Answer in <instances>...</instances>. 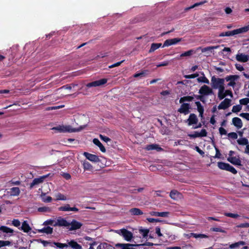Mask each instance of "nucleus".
I'll list each match as a JSON object with an SVG mask.
<instances>
[{"label": "nucleus", "mask_w": 249, "mask_h": 249, "mask_svg": "<svg viewBox=\"0 0 249 249\" xmlns=\"http://www.w3.org/2000/svg\"><path fill=\"white\" fill-rule=\"evenodd\" d=\"M53 244L57 247L60 249H64L65 248H67L68 247V245L67 244H63L58 242H54Z\"/></svg>", "instance_id": "2f4dec72"}, {"label": "nucleus", "mask_w": 249, "mask_h": 249, "mask_svg": "<svg viewBox=\"0 0 249 249\" xmlns=\"http://www.w3.org/2000/svg\"><path fill=\"white\" fill-rule=\"evenodd\" d=\"M232 122L234 125L238 127H241L242 122L241 120L238 118H234L232 120Z\"/></svg>", "instance_id": "393cba45"}, {"label": "nucleus", "mask_w": 249, "mask_h": 249, "mask_svg": "<svg viewBox=\"0 0 249 249\" xmlns=\"http://www.w3.org/2000/svg\"><path fill=\"white\" fill-rule=\"evenodd\" d=\"M87 86L88 87H91V86L97 87L96 82V81H94V82L89 83L88 84Z\"/></svg>", "instance_id": "774afa93"}, {"label": "nucleus", "mask_w": 249, "mask_h": 249, "mask_svg": "<svg viewBox=\"0 0 249 249\" xmlns=\"http://www.w3.org/2000/svg\"><path fill=\"white\" fill-rule=\"evenodd\" d=\"M180 194V193L176 190H172L170 193V197L172 199L175 200L179 196Z\"/></svg>", "instance_id": "aec40b11"}, {"label": "nucleus", "mask_w": 249, "mask_h": 249, "mask_svg": "<svg viewBox=\"0 0 249 249\" xmlns=\"http://www.w3.org/2000/svg\"><path fill=\"white\" fill-rule=\"evenodd\" d=\"M61 211H77L78 209L76 207H71L69 204L61 206L58 208Z\"/></svg>", "instance_id": "f8f14e48"}, {"label": "nucleus", "mask_w": 249, "mask_h": 249, "mask_svg": "<svg viewBox=\"0 0 249 249\" xmlns=\"http://www.w3.org/2000/svg\"><path fill=\"white\" fill-rule=\"evenodd\" d=\"M219 94H223L224 90V87L223 85H222L219 88Z\"/></svg>", "instance_id": "4d7b16f0"}, {"label": "nucleus", "mask_w": 249, "mask_h": 249, "mask_svg": "<svg viewBox=\"0 0 249 249\" xmlns=\"http://www.w3.org/2000/svg\"><path fill=\"white\" fill-rule=\"evenodd\" d=\"M217 47H218V46H212V47H208L204 48L201 50V52L202 53H205L207 51H211L213 49H216Z\"/></svg>", "instance_id": "4c0bfd02"}, {"label": "nucleus", "mask_w": 249, "mask_h": 249, "mask_svg": "<svg viewBox=\"0 0 249 249\" xmlns=\"http://www.w3.org/2000/svg\"><path fill=\"white\" fill-rule=\"evenodd\" d=\"M147 220L150 223H157L160 222V220L159 219L151 218H147Z\"/></svg>", "instance_id": "de8ad7c7"}, {"label": "nucleus", "mask_w": 249, "mask_h": 249, "mask_svg": "<svg viewBox=\"0 0 249 249\" xmlns=\"http://www.w3.org/2000/svg\"><path fill=\"white\" fill-rule=\"evenodd\" d=\"M193 99L194 97L192 96L183 97L180 98L179 100V103L181 104L185 101H191Z\"/></svg>", "instance_id": "bb28decb"}, {"label": "nucleus", "mask_w": 249, "mask_h": 249, "mask_svg": "<svg viewBox=\"0 0 249 249\" xmlns=\"http://www.w3.org/2000/svg\"><path fill=\"white\" fill-rule=\"evenodd\" d=\"M231 100L228 99H226L223 102H222L220 105L218 106L219 109H225L227 108L230 104Z\"/></svg>", "instance_id": "6ab92c4d"}, {"label": "nucleus", "mask_w": 249, "mask_h": 249, "mask_svg": "<svg viewBox=\"0 0 249 249\" xmlns=\"http://www.w3.org/2000/svg\"><path fill=\"white\" fill-rule=\"evenodd\" d=\"M156 232L159 236H162V234L160 232V230L159 228H157L156 229Z\"/></svg>", "instance_id": "680f3d73"}, {"label": "nucleus", "mask_w": 249, "mask_h": 249, "mask_svg": "<svg viewBox=\"0 0 249 249\" xmlns=\"http://www.w3.org/2000/svg\"><path fill=\"white\" fill-rule=\"evenodd\" d=\"M38 232L40 233H46L47 234H51L53 232V228L50 227H44L42 229L38 230Z\"/></svg>", "instance_id": "4be33fe9"}, {"label": "nucleus", "mask_w": 249, "mask_h": 249, "mask_svg": "<svg viewBox=\"0 0 249 249\" xmlns=\"http://www.w3.org/2000/svg\"><path fill=\"white\" fill-rule=\"evenodd\" d=\"M236 59L243 62H247L249 59V56L243 53L238 54L236 56Z\"/></svg>", "instance_id": "2eb2a0df"}, {"label": "nucleus", "mask_w": 249, "mask_h": 249, "mask_svg": "<svg viewBox=\"0 0 249 249\" xmlns=\"http://www.w3.org/2000/svg\"><path fill=\"white\" fill-rule=\"evenodd\" d=\"M198 82H203L206 83H209V80L205 77H200L197 79Z\"/></svg>", "instance_id": "a18cd8bd"}, {"label": "nucleus", "mask_w": 249, "mask_h": 249, "mask_svg": "<svg viewBox=\"0 0 249 249\" xmlns=\"http://www.w3.org/2000/svg\"><path fill=\"white\" fill-rule=\"evenodd\" d=\"M170 41L169 39H167L166 40L164 44H163V47H164V46H169V45H171V44H170Z\"/></svg>", "instance_id": "69168bd1"}, {"label": "nucleus", "mask_w": 249, "mask_h": 249, "mask_svg": "<svg viewBox=\"0 0 249 249\" xmlns=\"http://www.w3.org/2000/svg\"><path fill=\"white\" fill-rule=\"evenodd\" d=\"M249 30V25H248L247 26L234 30L231 32H227L225 34L222 33H221L219 35L220 36H234L235 35L242 34L243 33L247 32Z\"/></svg>", "instance_id": "f03ea898"}, {"label": "nucleus", "mask_w": 249, "mask_h": 249, "mask_svg": "<svg viewBox=\"0 0 249 249\" xmlns=\"http://www.w3.org/2000/svg\"><path fill=\"white\" fill-rule=\"evenodd\" d=\"M241 109V106L240 105L234 106L232 108V111L234 112H238Z\"/></svg>", "instance_id": "8fccbe9b"}, {"label": "nucleus", "mask_w": 249, "mask_h": 249, "mask_svg": "<svg viewBox=\"0 0 249 249\" xmlns=\"http://www.w3.org/2000/svg\"><path fill=\"white\" fill-rule=\"evenodd\" d=\"M131 214L133 215H141L143 214V212L139 209L133 208L130 210Z\"/></svg>", "instance_id": "412c9836"}, {"label": "nucleus", "mask_w": 249, "mask_h": 249, "mask_svg": "<svg viewBox=\"0 0 249 249\" xmlns=\"http://www.w3.org/2000/svg\"><path fill=\"white\" fill-rule=\"evenodd\" d=\"M61 175L66 179H69L71 178V175L66 173H61Z\"/></svg>", "instance_id": "3c124183"}, {"label": "nucleus", "mask_w": 249, "mask_h": 249, "mask_svg": "<svg viewBox=\"0 0 249 249\" xmlns=\"http://www.w3.org/2000/svg\"><path fill=\"white\" fill-rule=\"evenodd\" d=\"M107 79H106V78L102 79L101 80L96 81V86H97V87L102 86V85L105 84L107 82Z\"/></svg>", "instance_id": "7c9ffc66"}, {"label": "nucleus", "mask_w": 249, "mask_h": 249, "mask_svg": "<svg viewBox=\"0 0 249 249\" xmlns=\"http://www.w3.org/2000/svg\"><path fill=\"white\" fill-rule=\"evenodd\" d=\"M237 142H238L239 144L242 145H247L248 143V140L245 138H243L241 140H238L237 141Z\"/></svg>", "instance_id": "ea45409f"}, {"label": "nucleus", "mask_w": 249, "mask_h": 249, "mask_svg": "<svg viewBox=\"0 0 249 249\" xmlns=\"http://www.w3.org/2000/svg\"><path fill=\"white\" fill-rule=\"evenodd\" d=\"M60 133L73 132L76 131V129L72 128L70 125H59L52 128Z\"/></svg>", "instance_id": "7ed1b4c3"}, {"label": "nucleus", "mask_w": 249, "mask_h": 249, "mask_svg": "<svg viewBox=\"0 0 249 249\" xmlns=\"http://www.w3.org/2000/svg\"><path fill=\"white\" fill-rule=\"evenodd\" d=\"M93 142L96 145H97L100 149L101 151L104 153L106 152V149L103 144L100 142L97 139H94L93 140Z\"/></svg>", "instance_id": "a211bd4d"}, {"label": "nucleus", "mask_w": 249, "mask_h": 249, "mask_svg": "<svg viewBox=\"0 0 249 249\" xmlns=\"http://www.w3.org/2000/svg\"><path fill=\"white\" fill-rule=\"evenodd\" d=\"M171 45H173L174 44H176L177 43H178L181 41V38H174L169 39Z\"/></svg>", "instance_id": "49530a36"}, {"label": "nucleus", "mask_w": 249, "mask_h": 249, "mask_svg": "<svg viewBox=\"0 0 249 249\" xmlns=\"http://www.w3.org/2000/svg\"><path fill=\"white\" fill-rule=\"evenodd\" d=\"M84 155L87 159L91 161L94 162H99L100 161V158L95 155L91 154L87 152H85Z\"/></svg>", "instance_id": "423d86ee"}, {"label": "nucleus", "mask_w": 249, "mask_h": 249, "mask_svg": "<svg viewBox=\"0 0 249 249\" xmlns=\"http://www.w3.org/2000/svg\"><path fill=\"white\" fill-rule=\"evenodd\" d=\"M169 212H152L151 213V214L153 216H157L159 217H168L169 215Z\"/></svg>", "instance_id": "dca6fc26"}, {"label": "nucleus", "mask_w": 249, "mask_h": 249, "mask_svg": "<svg viewBox=\"0 0 249 249\" xmlns=\"http://www.w3.org/2000/svg\"><path fill=\"white\" fill-rule=\"evenodd\" d=\"M83 167L85 170H89L91 169L92 166L88 162L85 161L83 163Z\"/></svg>", "instance_id": "e433bc0d"}, {"label": "nucleus", "mask_w": 249, "mask_h": 249, "mask_svg": "<svg viewBox=\"0 0 249 249\" xmlns=\"http://www.w3.org/2000/svg\"><path fill=\"white\" fill-rule=\"evenodd\" d=\"M228 160L233 164L240 165V160L236 157H229Z\"/></svg>", "instance_id": "5701e85b"}, {"label": "nucleus", "mask_w": 249, "mask_h": 249, "mask_svg": "<svg viewBox=\"0 0 249 249\" xmlns=\"http://www.w3.org/2000/svg\"><path fill=\"white\" fill-rule=\"evenodd\" d=\"M228 136L233 139H236L237 138V135L234 132L229 133Z\"/></svg>", "instance_id": "6e6d98bb"}, {"label": "nucleus", "mask_w": 249, "mask_h": 249, "mask_svg": "<svg viewBox=\"0 0 249 249\" xmlns=\"http://www.w3.org/2000/svg\"><path fill=\"white\" fill-rule=\"evenodd\" d=\"M170 92L168 90H164L161 92L160 94L163 96H167L170 94Z\"/></svg>", "instance_id": "052dcab7"}, {"label": "nucleus", "mask_w": 249, "mask_h": 249, "mask_svg": "<svg viewBox=\"0 0 249 249\" xmlns=\"http://www.w3.org/2000/svg\"><path fill=\"white\" fill-rule=\"evenodd\" d=\"M12 225L16 227H18L20 225V222L18 219H14L12 221Z\"/></svg>", "instance_id": "37998d69"}, {"label": "nucleus", "mask_w": 249, "mask_h": 249, "mask_svg": "<svg viewBox=\"0 0 249 249\" xmlns=\"http://www.w3.org/2000/svg\"><path fill=\"white\" fill-rule=\"evenodd\" d=\"M140 231L141 232H143V237H145L147 236V233H148L149 232V230H141Z\"/></svg>", "instance_id": "e2e57ef3"}, {"label": "nucleus", "mask_w": 249, "mask_h": 249, "mask_svg": "<svg viewBox=\"0 0 249 249\" xmlns=\"http://www.w3.org/2000/svg\"><path fill=\"white\" fill-rule=\"evenodd\" d=\"M145 149L147 151L156 150L157 152L163 151V149L156 144H149L146 146Z\"/></svg>", "instance_id": "1a4fd4ad"}, {"label": "nucleus", "mask_w": 249, "mask_h": 249, "mask_svg": "<svg viewBox=\"0 0 249 249\" xmlns=\"http://www.w3.org/2000/svg\"><path fill=\"white\" fill-rule=\"evenodd\" d=\"M121 233L127 241H130L133 237L132 233L125 229L121 230Z\"/></svg>", "instance_id": "9d476101"}, {"label": "nucleus", "mask_w": 249, "mask_h": 249, "mask_svg": "<svg viewBox=\"0 0 249 249\" xmlns=\"http://www.w3.org/2000/svg\"><path fill=\"white\" fill-rule=\"evenodd\" d=\"M196 104L197 107L198 111H199L201 116H202L203 112V109L202 108V107L201 106V104L199 102H196Z\"/></svg>", "instance_id": "58836bf2"}, {"label": "nucleus", "mask_w": 249, "mask_h": 249, "mask_svg": "<svg viewBox=\"0 0 249 249\" xmlns=\"http://www.w3.org/2000/svg\"><path fill=\"white\" fill-rule=\"evenodd\" d=\"M100 137L101 138V139L102 140H103V141H104L106 142H107L108 141H110V139L109 138L104 137L102 135H100Z\"/></svg>", "instance_id": "5fc2aeb1"}, {"label": "nucleus", "mask_w": 249, "mask_h": 249, "mask_svg": "<svg viewBox=\"0 0 249 249\" xmlns=\"http://www.w3.org/2000/svg\"><path fill=\"white\" fill-rule=\"evenodd\" d=\"M117 246L120 247L122 249H131L130 247L135 246L133 244H118Z\"/></svg>", "instance_id": "c85d7f7f"}, {"label": "nucleus", "mask_w": 249, "mask_h": 249, "mask_svg": "<svg viewBox=\"0 0 249 249\" xmlns=\"http://www.w3.org/2000/svg\"><path fill=\"white\" fill-rule=\"evenodd\" d=\"M225 214L227 216L232 217L233 218H237L239 216L237 214H234L231 213H226Z\"/></svg>", "instance_id": "c03bdc74"}, {"label": "nucleus", "mask_w": 249, "mask_h": 249, "mask_svg": "<svg viewBox=\"0 0 249 249\" xmlns=\"http://www.w3.org/2000/svg\"><path fill=\"white\" fill-rule=\"evenodd\" d=\"M224 79H217L214 77H212V84L213 88H219L222 85L224 84Z\"/></svg>", "instance_id": "39448f33"}, {"label": "nucleus", "mask_w": 249, "mask_h": 249, "mask_svg": "<svg viewBox=\"0 0 249 249\" xmlns=\"http://www.w3.org/2000/svg\"><path fill=\"white\" fill-rule=\"evenodd\" d=\"M0 231L4 233L9 234L10 236L14 232V230L13 229L4 226H1L0 227Z\"/></svg>", "instance_id": "4468645a"}, {"label": "nucleus", "mask_w": 249, "mask_h": 249, "mask_svg": "<svg viewBox=\"0 0 249 249\" xmlns=\"http://www.w3.org/2000/svg\"><path fill=\"white\" fill-rule=\"evenodd\" d=\"M20 193V189L18 187H12L8 191V193L11 196H18Z\"/></svg>", "instance_id": "9b49d317"}, {"label": "nucleus", "mask_w": 249, "mask_h": 249, "mask_svg": "<svg viewBox=\"0 0 249 249\" xmlns=\"http://www.w3.org/2000/svg\"><path fill=\"white\" fill-rule=\"evenodd\" d=\"M53 220H48L44 222V225H53Z\"/></svg>", "instance_id": "13d9d810"}, {"label": "nucleus", "mask_w": 249, "mask_h": 249, "mask_svg": "<svg viewBox=\"0 0 249 249\" xmlns=\"http://www.w3.org/2000/svg\"><path fill=\"white\" fill-rule=\"evenodd\" d=\"M219 132H220L221 134H226V130L224 128H222V127H220L219 128Z\"/></svg>", "instance_id": "338daca9"}, {"label": "nucleus", "mask_w": 249, "mask_h": 249, "mask_svg": "<svg viewBox=\"0 0 249 249\" xmlns=\"http://www.w3.org/2000/svg\"><path fill=\"white\" fill-rule=\"evenodd\" d=\"M201 94L207 95L213 93V90L208 86H203L199 90Z\"/></svg>", "instance_id": "ddd939ff"}, {"label": "nucleus", "mask_w": 249, "mask_h": 249, "mask_svg": "<svg viewBox=\"0 0 249 249\" xmlns=\"http://www.w3.org/2000/svg\"><path fill=\"white\" fill-rule=\"evenodd\" d=\"M10 245L11 242L9 241L0 240V248L4 246H10Z\"/></svg>", "instance_id": "c9c22d12"}, {"label": "nucleus", "mask_w": 249, "mask_h": 249, "mask_svg": "<svg viewBox=\"0 0 249 249\" xmlns=\"http://www.w3.org/2000/svg\"><path fill=\"white\" fill-rule=\"evenodd\" d=\"M41 198L42 200L44 202H49L52 200V197L51 196H46L45 194L41 195Z\"/></svg>", "instance_id": "c756f323"}, {"label": "nucleus", "mask_w": 249, "mask_h": 249, "mask_svg": "<svg viewBox=\"0 0 249 249\" xmlns=\"http://www.w3.org/2000/svg\"><path fill=\"white\" fill-rule=\"evenodd\" d=\"M190 105L187 103H183L178 109V111L181 113L187 114L189 112Z\"/></svg>", "instance_id": "6e6552de"}, {"label": "nucleus", "mask_w": 249, "mask_h": 249, "mask_svg": "<svg viewBox=\"0 0 249 249\" xmlns=\"http://www.w3.org/2000/svg\"><path fill=\"white\" fill-rule=\"evenodd\" d=\"M192 53H193V51L192 50H190V51H188L187 52H185L183 53H182L180 55V56L181 57L190 56H191L192 54Z\"/></svg>", "instance_id": "79ce46f5"}, {"label": "nucleus", "mask_w": 249, "mask_h": 249, "mask_svg": "<svg viewBox=\"0 0 249 249\" xmlns=\"http://www.w3.org/2000/svg\"><path fill=\"white\" fill-rule=\"evenodd\" d=\"M57 200H65L67 199V197L63 194L58 193L56 196Z\"/></svg>", "instance_id": "f704fd0d"}, {"label": "nucleus", "mask_w": 249, "mask_h": 249, "mask_svg": "<svg viewBox=\"0 0 249 249\" xmlns=\"http://www.w3.org/2000/svg\"><path fill=\"white\" fill-rule=\"evenodd\" d=\"M21 230L25 232H28L31 230V228L27 221H23L22 224Z\"/></svg>", "instance_id": "f3484780"}, {"label": "nucleus", "mask_w": 249, "mask_h": 249, "mask_svg": "<svg viewBox=\"0 0 249 249\" xmlns=\"http://www.w3.org/2000/svg\"><path fill=\"white\" fill-rule=\"evenodd\" d=\"M229 164L223 162H219L218 163V166L219 168L223 170H227Z\"/></svg>", "instance_id": "473e14b6"}, {"label": "nucleus", "mask_w": 249, "mask_h": 249, "mask_svg": "<svg viewBox=\"0 0 249 249\" xmlns=\"http://www.w3.org/2000/svg\"><path fill=\"white\" fill-rule=\"evenodd\" d=\"M245 244V242L243 241H241L239 242H237L234 244H232L231 245H230V248L231 249H233L234 248H237L239 246V245H244Z\"/></svg>", "instance_id": "72a5a7b5"}, {"label": "nucleus", "mask_w": 249, "mask_h": 249, "mask_svg": "<svg viewBox=\"0 0 249 249\" xmlns=\"http://www.w3.org/2000/svg\"><path fill=\"white\" fill-rule=\"evenodd\" d=\"M67 244L74 249H78V243L74 240L68 242Z\"/></svg>", "instance_id": "cd10ccee"}, {"label": "nucleus", "mask_w": 249, "mask_h": 249, "mask_svg": "<svg viewBox=\"0 0 249 249\" xmlns=\"http://www.w3.org/2000/svg\"><path fill=\"white\" fill-rule=\"evenodd\" d=\"M47 176H41L38 178H35L32 182L30 184V188H33L35 186L37 185L40 183H42L44 179L47 177Z\"/></svg>", "instance_id": "0eeeda50"}, {"label": "nucleus", "mask_w": 249, "mask_h": 249, "mask_svg": "<svg viewBox=\"0 0 249 249\" xmlns=\"http://www.w3.org/2000/svg\"><path fill=\"white\" fill-rule=\"evenodd\" d=\"M89 118L88 116L83 114L80 118V125L79 126V131L84 129L88 126Z\"/></svg>", "instance_id": "20e7f679"}, {"label": "nucleus", "mask_w": 249, "mask_h": 249, "mask_svg": "<svg viewBox=\"0 0 249 249\" xmlns=\"http://www.w3.org/2000/svg\"><path fill=\"white\" fill-rule=\"evenodd\" d=\"M227 170L231 172L233 174H236L237 173L236 170L234 168H233L232 167L230 166L229 164L228 165V168H227Z\"/></svg>", "instance_id": "603ef678"}, {"label": "nucleus", "mask_w": 249, "mask_h": 249, "mask_svg": "<svg viewBox=\"0 0 249 249\" xmlns=\"http://www.w3.org/2000/svg\"><path fill=\"white\" fill-rule=\"evenodd\" d=\"M240 115L245 118L247 120H249V114L242 113L240 114Z\"/></svg>", "instance_id": "0e129e2a"}, {"label": "nucleus", "mask_w": 249, "mask_h": 249, "mask_svg": "<svg viewBox=\"0 0 249 249\" xmlns=\"http://www.w3.org/2000/svg\"><path fill=\"white\" fill-rule=\"evenodd\" d=\"M238 78V76H237V75H232V76H230L226 78V79L227 81H233L236 79H237Z\"/></svg>", "instance_id": "a19ab883"}, {"label": "nucleus", "mask_w": 249, "mask_h": 249, "mask_svg": "<svg viewBox=\"0 0 249 249\" xmlns=\"http://www.w3.org/2000/svg\"><path fill=\"white\" fill-rule=\"evenodd\" d=\"M54 226L66 227L70 230L72 231L78 228V222L75 220L69 221L66 219L59 217L57 219L55 223L53 225Z\"/></svg>", "instance_id": "f257e3e1"}, {"label": "nucleus", "mask_w": 249, "mask_h": 249, "mask_svg": "<svg viewBox=\"0 0 249 249\" xmlns=\"http://www.w3.org/2000/svg\"><path fill=\"white\" fill-rule=\"evenodd\" d=\"M64 107V105H61V106H54V107H51V109H52L53 110H55V109H60L61 108H62Z\"/></svg>", "instance_id": "bf43d9fd"}, {"label": "nucleus", "mask_w": 249, "mask_h": 249, "mask_svg": "<svg viewBox=\"0 0 249 249\" xmlns=\"http://www.w3.org/2000/svg\"><path fill=\"white\" fill-rule=\"evenodd\" d=\"M192 235L195 238H198V237H200V238H207L208 237L207 235H206L205 234H195V233H192Z\"/></svg>", "instance_id": "09e8293b"}, {"label": "nucleus", "mask_w": 249, "mask_h": 249, "mask_svg": "<svg viewBox=\"0 0 249 249\" xmlns=\"http://www.w3.org/2000/svg\"><path fill=\"white\" fill-rule=\"evenodd\" d=\"M240 103L241 104L247 105L249 103V98L243 99L240 101Z\"/></svg>", "instance_id": "864d4df0"}, {"label": "nucleus", "mask_w": 249, "mask_h": 249, "mask_svg": "<svg viewBox=\"0 0 249 249\" xmlns=\"http://www.w3.org/2000/svg\"><path fill=\"white\" fill-rule=\"evenodd\" d=\"M161 44H160V43H159V44L153 43V44H152V45L151 46V48L149 50V52L152 53V52H154L156 50H157L159 47H160L161 46Z\"/></svg>", "instance_id": "a878e982"}, {"label": "nucleus", "mask_w": 249, "mask_h": 249, "mask_svg": "<svg viewBox=\"0 0 249 249\" xmlns=\"http://www.w3.org/2000/svg\"><path fill=\"white\" fill-rule=\"evenodd\" d=\"M189 124H196L197 122V119L196 116L194 114H191L189 118L188 119Z\"/></svg>", "instance_id": "b1692460"}]
</instances>
